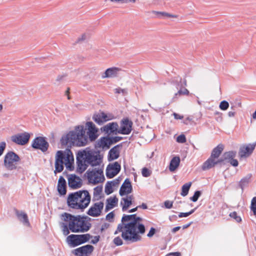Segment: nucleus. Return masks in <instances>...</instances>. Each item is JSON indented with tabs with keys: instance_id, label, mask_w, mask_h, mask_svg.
<instances>
[{
	"instance_id": "obj_1",
	"label": "nucleus",
	"mask_w": 256,
	"mask_h": 256,
	"mask_svg": "<svg viewBox=\"0 0 256 256\" xmlns=\"http://www.w3.org/2000/svg\"><path fill=\"white\" fill-rule=\"evenodd\" d=\"M103 155L98 150L86 148L78 152L76 156V172L81 174L90 165L92 167L100 166L102 162Z\"/></svg>"
},
{
	"instance_id": "obj_2",
	"label": "nucleus",
	"mask_w": 256,
	"mask_h": 256,
	"mask_svg": "<svg viewBox=\"0 0 256 256\" xmlns=\"http://www.w3.org/2000/svg\"><path fill=\"white\" fill-rule=\"evenodd\" d=\"M142 220L140 217L136 216L135 220L123 226L125 230L122 232V237L127 243L135 242L141 240L140 234H144L146 230L144 224L140 222Z\"/></svg>"
},
{
	"instance_id": "obj_3",
	"label": "nucleus",
	"mask_w": 256,
	"mask_h": 256,
	"mask_svg": "<svg viewBox=\"0 0 256 256\" xmlns=\"http://www.w3.org/2000/svg\"><path fill=\"white\" fill-rule=\"evenodd\" d=\"M86 130L84 126H76L74 130L62 136L61 144L68 147L75 145L79 146H85L88 140V136L86 135Z\"/></svg>"
},
{
	"instance_id": "obj_4",
	"label": "nucleus",
	"mask_w": 256,
	"mask_h": 256,
	"mask_svg": "<svg viewBox=\"0 0 256 256\" xmlns=\"http://www.w3.org/2000/svg\"><path fill=\"white\" fill-rule=\"evenodd\" d=\"M90 195L87 190H80L70 193L67 198L68 206L74 210L83 212L90 204Z\"/></svg>"
},
{
	"instance_id": "obj_5",
	"label": "nucleus",
	"mask_w": 256,
	"mask_h": 256,
	"mask_svg": "<svg viewBox=\"0 0 256 256\" xmlns=\"http://www.w3.org/2000/svg\"><path fill=\"white\" fill-rule=\"evenodd\" d=\"M61 216L64 221L69 222V229L72 232H85L90 230L89 226L80 219V215L74 216L64 212Z\"/></svg>"
},
{
	"instance_id": "obj_6",
	"label": "nucleus",
	"mask_w": 256,
	"mask_h": 256,
	"mask_svg": "<svg viewBox=\"0 0 256 256\" xmlns=\"http://www.w3.org/2000/svg\"><path fill=\"white\" fill-rule=\"evenodd\" d=\"M92 237V236L89 234H71L68 236L66 241L70 246L74 248L88 242Z\"/></svg>"
},
{
	"instance_id": "obj_7",
	"label": "nucleus",
	"mask_w": 256,
	"mask_h": 256,
	"mask_svg": "<svg viewBox=\"0 0 256 256\" xmlns=\"http://www.w3.org/2000/svg\"><path fill=\"white\" fill-rule=\"evenodd\" d=\"M31 146L34 150H39L42 152H45L48 150L49 144L46 137L39 136L32 140Z\"/></svg>"
},
{
	"instance_id": "obj_8",
	"label": "nucleus",
	"mask_w": 256,
	"mask_h": 256,
	"mask_svg": "<svg viewBox=\"0 0 256 256\" xmlns=\"http://www.w3.org/2000/svg\"><path fill=\"white\" fill-rule=\"evenodd\" d=\"M87 177L90 182L96 184L99 182H102L104 180L103 174V171L101 169H96L86 172Z\"/></svg>"
},
{
	"instance_id": "obj_9",
	"label": "nucleus",
	"mask_w": 256,
	"mask_h": 256,
	"mask_svg": "<svg viewBox=\"0 0 256 256\" xmlns=\"http://www.w3.org/2000/svg\"><path fill=\"white\" fill-rule=\"evenodd\" d=\"M4 165L8 170L16 168V154L12 152H8L4 158Z\"/></svg>"
},
{
	"instance_id": "obj_10",
	"label": "nucleus",
	"mask_w": 256,
	"mask_h": 256,
	"mask_svg": "<svg viewBox=\"0 0 256 256\" xmlns=\"http://www.w3.org/2000/svg\"><path fill=\"white\" fill-rule=\"evenodd\" d=\"M120 164L118 162L109 164L106 168V176L108 178H112L120 172Z\"/></svg>"
},
{
	"instance_id": "obj_11",
	"label": "nucleus",
	"mask_w": 256,
	"mask_h": 256,
	"mask_svg": "<svg viewBox=\"0 0 256 256\" xmlns=\"http://www.w3.org/2000/svg\"><path fill=\"white\" fill-rule=\"evenodd\" d=\"M104 204L100 202L94 204L88 210L86 214L92 217H98L101 215Z\"/></svg>"
},
{
	"instance_id": "obj_12",
	"label": "nucleus",
	"mask_w": 256,
	"mask_h": 256,
	"mask_svg": "<svg viewBox=\"0 0 256 256\" xmlns=\"http://www.w3.org/2000/svg\"><path fill=\"white\" fill-rule=\"evenodd\" d=\"M132 122L128 118H124L120 121V128L117 132L122 134H129L132 130Z\"/></svg>"
},
{
	"instance_id": "obj_13",
	"label": "nucleus",
	"mask_w": 256,
	"mask_h": 256,
	"mask_svg": "<svg viewBox=\"0 0 256 256\" xmlns=\"http://www.w3.org/2000/svg\"><path fill=\"white\" fill-rule=\"evenodd\" d=\"M94 248L90 244H86L73 250L72 253L75 256H88L94 250Z\"/></svg>"
},
{
	"instance_id": "obj_14",
	"label": "nucleus",
	"mask_w": 256,
	"mask_h": 256,
	"mask_svg": "<svg viewBox=\"0 0 256 256\" xmlns=\"http://www.w3.org/2000/svg\"><path fill=\"white\" fill-rule=\"evenodd\" d=\"M67 152L58 150L56 156V161L60 162H68L70 160H74L72 152L70 149H66Z\"/></svg>"
},
{
	"instance_id": "obj_15",
	"label": "nucleus",
	"mask_w": 256,
	"mask_h": 256,
	"mask_svg": "<svg viewBox=\"0 0 256 256\" xmlns=\"http://www.w3.org/2000/svg\"><path fill=\"white\" fill-rule=\"evenodd\" d=\"M68 180L69 188L72 190L79 188L82 184V180L75 174H70Z\"/></svg>"
},
{
	"instance_id": "obj_16",
	"label": "nucleus",
	"mask_w": 256,
	"mask_h": 256,
	"mask_svg": "<svg viewBox=\"0 0 256 256\" xmlns=\"http://www.w3.org/2000/svg\"><path fill=\"white\" fill-rule=\"evenodd\" d=\"M136 216V214H132L130 215L124 214L121 220V223L118 224L116 230L114 232V234H117L120 232H122L124 231V230H125V228H124L123 226H125L124 224H127L126 223V222H132V220H135Z\"/></svg>"
},
{
	"instance_id": "obj_17",
	"label": "nucleus",
	"mask_w": 256,
	"mask_h": 256,
	"mask_svg": "<svg viewBox=\"0 0 256 256\" xmlns=\"http://www.w3.org/2000/svg\"><path fill=\"white\" fill-rule=\"evenodd\" d=\"M226 160H224L223 158V155H222V157L216 160V159L213 160H206L204 162L202 166V168L203 170H206L212 168L214 167L216 165L220 164H225Z\"/></svg>"
},
{
	"instance_id": "obj_18",
	"label": "nucleus",
	"mask_w": 256,
	"mask_h": 256,
	"mask_svg": "<svg viewBox=\"0 0 256 256\" xmlns=\"http://www.w3.org/2000/svg\"><path fill=\"white\" fill-rule=\"evenodd\" d=\"M86 126L88 128L87 134L89 140L91 142L95 140L98 136V129L95 124L92 122H88L86 123Z\"/></svg>"
},
{
	"instance_id": "obj_19",
	"label": "nucleus",
	"mask_w": 256,
	"mask_h": 256,
	"mask_svg": "<svg viewBox=\"0 0 256 256\" xmlns=\"http://www.w3.org/2000/svg\"><path fill=\"white\" fill-rule=\"evenodd\" d=\"M256 142L252 144H249L246 146L240 147L239 150V155L240 158H246L250 156L255 149Z\"/></svg>"
},
{
	"instance_id": "obj_20",
	"label": "nucleus",
	"mask_w": 256,
	"mask_h": 256,
	"mask_svg": "<svg viewBox=\"0 0 256 256\" xmlns=\"http://www.w3.org/2000/svg\"><path fill=\"white\" fill-rule=\"evenodd\" d=\"M102 131L108 134H118V125L116 122H112L104 126L101 128Z\"/></svg>"
},
{
	"instance_id": "obj_21",
	"label": "nucleus",
	"mask_w": 256,
	"mask_h": 256,
	"mask_svg": "<svg viewBox=\"0 0 256 256\" xmlns=\"http://www.w3.org/2000/svg\"><path fill=\"white\" fill-rule=\"evenodd\" d=\"M122 146V143L119 144L112 148L108 152V162H112L118 158L120 156V148Z\"/></svg>"
},
{
	"instance_id": "obj_22",
	"label": "nucleus",
	"mask_w": 256,
	"mask_h": 256,
	"mask_svg": "<svg viewBox=\"0 0 256 256\" xmlns=\"http://www.w3.org/2000/svg\"><path fill=\"white\" fill-rule=\"evenodd\" d=\"M132 186L130 180L126 178L124 182L119 190V194L120 196H124L132 192Z\"/></svg>"
},
{
	"instance_id": "obj_23",
	"label": "nucleus",
	"mask_w": 256,
	"mask_h": 256,
	"mask_svg": "<svg viewBox=\"0 0 256 256\" xmlns=\"http://www.w3.org/2000/svg\"><path fill=\"white\" fill-rule=\"evenodd\" d=\"M17 219L24 226L31 228L28 216L25 212L17 210Z\"/></svg>"
},
{
	"instance_id": "obj_24",
	"label": "nucleus",
	"mask_w": 256,
	"mask_h": 256,
	"mask_svg": "<svg viewBox=\"0 0 256 256\" xmlns=\"http://www.w3.org/2000/svg\"><path fill=\"white\" fill-rule=\"evenodd\" d=\"M30 134L26 132L17 133V144L20 146L26 144L30 140Z\"/></svg>"
},
{
	"instance_id": "obj_25",
	"label": "nucleus",
	"mask_w": 256,
	"mask_h": 256,
	"mask_svg": "<svg viewBox=\"0 0 256 256\" xmlns=\"http://www.w3.org/2000/svg\"><path fill=\"white\" fill-rule=\"evenodd\" d=\"M58 191L60 195L64 196L66 193V182L62 176H60L58 183Z\"/></svg>"
},
{
	"instance_id": "obj_26",
	"label": "nucleus",
	"mask_w": 256,
	"mask_h": 256,
	"mask_svg": "<svg viewBox=\"0 0 256 256\" xmlns=\"http://www.w3.org/2000/svg\"><path fill=\"white\" fill-rule=\"evenodd\" d=\"M118 198L116 196H110L106 200V205L105 207V212H108L110 210L114 208L118 204Z\"/></svg>"
},
{
	"instance_id": "obj_27",
	"label": "nucleus",
	"mask_w": 256,
	"mask_h": 256,
	"mask_svg": "<svg viewBox=\"0 0 256 256\" xmlns=\"http://www.w3.org/2000/svg\"><path fill=\"white\" fill-rule=\"evenodd\" d=\"M224 150L222 144H220L215 147L211 152L210 156L207 160H213L214 159L218 158Z\"/></svg>"
},
{
	"instance_id": "obj_28",
	"label": "nucleus",
	"mask_w": 256,
	"mask_h": 256,
	"mask_svg": "<svg viewBox=\"0 0 256 256\" xmlns=\"http://www.w3.org/2000/svg\"><path fill=\"white\" fill-rule=\"evenodd\" d=\"M120 70L121 68L117 67H112L107 68L104 74L102 76V78L115 77Z\"/></svg>"
},
{
	"instance_id": "obj_29",
	"label": "nucleus",
	"mask_w": 256,
	"mask_h": 256,
	"mask_svg": "<svg viewBox=\"0 0 256 256\" xmlns=\"http://www.w3.org/2000/svg\"><path fill=\"white\" fill-rule=\"evenodd\" d=\"M180 162L179 156H176L172 158L170 163L169 170L172 172H174L178 167Z\"/></svg>"
},
{
	"instance_id": "obj_30",
	"label": "nucleus",
	"mask_w": 256,
	"mask_h": 256,
	"mask_svg": "<svg viewBox=\"0 0 256 256\" xmlns=\"http://www.w3.org/2000/svg\"><path fill=\"white\" fill-rule=\"evenodd\" d=\"M98 144L100 148L106 149L109 148L110 146L109 136L102 137L98 142Z\"/></svg>"
},
{
	"instance_id": "obj_31",
	"label": "nucleus",
	"mask_w": 256,
	"mask_h": 256,
	"mask_svg": "<svg viewBox=\"0 0 256 256\" xmlns=\"http://www.w3.org/2000/svg\"><path fill=\"white\" fill-rule=\"evenodd\" d=\"M252 174H248L246 176L241 179L239 182V186L241 188L242 192L244 191V188L247 186L250 182Z\"/></svg>"
},
{
	"instance_id": "obj_32",
	"label": "nucleus",
	"mask_w": 256,
	"mask_h": 256,
	"mask_svg": "<svg viewBox=\"0 0 256 256\" xmlns=\"http://www.w3.org/2000/svg\"><path fill=\"white\" fill-rule=\"evenodd\" d=\"M132 204V200H128V198H122L120 205L122 206V211L126 212L128 208Z\"/></svg>"
},
{
	"instance_id": "obj_33",
	"label": "nucleus",
	"mask_w": 256,
	"mask_h": 256,
	"mask_svg": "<svg viewBox=\"0 0 256 256\" xmlns=\"http://www.w3.org/2000/svg\"><path fill=\"white\" fill-rule=\"evenodd\" d=\"M222 155L224 160H226V162H228L236 156V152L234 150L226 152H224Z\"/></svg>"
},
{
	"instance_id": "obj_34",
	"label": "nucleus",
	"mask_w": 256,
	"mask_h": 256,
	"mask_svg": "<svg viewBox=\"0 0 256 256\" xmlns=\"http://www.w3.org/2000/svg\"><path fill=\"white\" fill-rule=\"evenodd\" d=\"M154 14H155L156 15L158 18H162V17H169V18H177L178 16L175 14H172L166 12H157L154 11Z\"/></svg>"
},
{
	"instance_id": "obj_35",
	"label": "nucleus",
	"mask_w": 256,
	"mask_h": 256,
	"mask_svg": "<svg viewBox=\"0 0 256 256\" xmlns=\"http://www.w3.org/2000/svg\"><path fill=\"white\" fill-rule=\"evenodd\" d=\"M192 185V182H190L188 183H186L182 186V192L180 193L181 196H185L188 195V193L189 190Z\"/></svg>"
},
{
	"instance_id": "obj_36",
	"label": "nucleus",
	"mask_w": 256,
	"mask_h": 256,
	"mask_svg": "<svg viewBox=\"0 0 256 256\" xmlns=\"http://www.w3.org/2000/svg\"><path fill=\"white\" fill-rule=\"evenodd\" d=\"M64 162H60L58 161L55 162V170L54 172L56 174V172H60L64 170Z\"/></svg>"
},
{
	"instance_id": "obj_37",
	"label": "nucleus",
	"mask_w": 256,
	"mask_h": 256,
	"mask_svg": "<svg viewBox=\"0 0 256 256\" xmlns=\"http://www.w3.org/2000/svg\"><path fill=\"white\" fill-rule=\"evenodd\" d=\"M108 181L106 183L105 185L104 192L106 194L109 195L113 192L114 190L112 189V186Z\"/></svg>"
},
{
	"instance_id": "obj_38",
	"label": "nucleus",
	"mask_w": 256,
	"mask_h": 256,
	"mask_svg": "<svg viewBox=\"0 0 256 256\" xmlns=\"http://www.w3.org/2000/svg\"><path fill=\"white\" fill-rule=\"evenodd\" d=\"M92 120L99 125H100L104 123L100 114H94L92 116Z\"/></svg>"
},
{
	"instance_id": "obj_39",
	"label": "nucleus",
	"mask_w": 256,
	"mask_h": 256,
	"mask_svg": "<svg viewBox=\"0 0 256 256\" xmlns=\"http://www.w3.org/2000/svg\"><path fill=\"white\" fill-rule=\"evenodd\" d=\"M250 209L256 216V196L254 197L252 200Z\"/></svg>"
},
{
	"instance_id": "obj_40",
	"label": "nucleus",
	"mask_w": 256,
	"mask_h": 256,
	"mask_svg": "<svg viewBox=\"0 0 256 256\" xmlns=\"http://www.w3.org/2000/svg\"><path fill=\"white\" fill-rule=\"evenodd\" d=\"M229 106L228 102L224 100L220 102L219 108L222 110H226L228 108Z\"/></svg>"
},
{
	"instance_id": "obj_41",
	"label": "nucleus",
	"mask_w": 256,
	"mask_h": 256,
	"mask_svg": "<svg viewBox=\"0 0 256 256\" xmlns=\"http://www.w3.org/2000/svg\"><path fill=\"white\" fill-rule=\"evenodd\" d=\"M202 194L200 190H196L193 196L190 198V200L193 202H196Z\"/></svg>"
},
{
	"instance_id": "obj_42",
	"label": "nucleus",
	"mask_w": 256,
	"mask_h": 256,
	"mask_svg": "<svg viewBox=\"0 0 256 256\" xmlns=\"http://www.w3.org/2000/svg\"><path fill=\"white\" fill-rule=\"evenodd\" d=\"M110 145L114 144H116L119 141L122 140L123 138L119 136H109Z\"/></svg>"
},
{
	"instance_id": "obj_43",
	"label": "nucleus",
	"mask_w": 256,
	"mask_h": 256,
	"mask_svg": "<svg viewBox=\"0 0 256 256\" xmlns=\"http://www.w3.org/2000/svg\"><path fill=\"white\" fill-rule=\"evenodd\" d=\"M102 186H98L95 187L94 188V196H99L102 192Z\"/></svg>"
},
{
	"instance_id": "obj_44",
	"label": "nucleus",
	"mask_w": 256,
	"mask_h": 256,
	"mask_svg": "<svg viewBox=\"0 0 256 256\" xmlns=\"http://www.w3.org/2000/svg\"><path fill=\"white\" fill-rule=\"evenodd\" d=\"M62 233L64 235L67 236L70 234L69 224L68 225L66 224L62 223Z\"/></svg>"
},
{
	"instance_id": "obj_45",
	"label": "nucleus",
	"mask_w": 256,
	"mask_h": 256,
	"mask_svg": "<svg viewBox=\"0 0 256 256\" xmlns=\"http://www.w3.org/2000/svg\"><path fill=\"white\" fill-rule=\"evenodd\" d=\"M80 217L81 218L80 219L84 221L87 226H89L88 228L90 230L92 226V224L90 222L91 220V218L86 216L80 215Z\"/></svg>"
},
{
	"instance_id": "obj_46",
	"label": "nucleus",
	"mask_w": 256,
	"mask_h": 256,
	"mask_svg": "<svg viewBox=\"0 0 256 256\" xmlns=\"http://www.w3.org/2000/svg\"><path fill=\"white\" fill-rule=\"evenodd\" d=\"M189 93L188 90L186 88H184L183 90L180 89V90L177 93L175 94L174 97L173 98L172 100H174L176 98V96L178 95H182V94H188Z\"/></svg>"
},
{
	"instance_id": "obj_47",
	"label": "nucleus",
	"mask_w": 256,
	"mask_h": 256,
	"mask_svg": "<svg viewBox=\"0 0 256 256\" xmlns=\"http://www.w3.org/2000/svg\"><path fill=\"white\" fill-rule=\"evenodd\" d=\"M229 216L234 219L236 221L238 222H240L242 221V218L240 216H238L237 213L236 212H230L229 214Z\"/></svg>"
},
{
	"instance_id": "obj_48",
	"label": "nucleus",
	"mask_w": 256,
	"mask_h": 256,
	"mask_svg": "<svg viewBox=\"0 0 256 256\" xmlns=\"http://www.w3.org/2000/svg\"><path fill=\"white\" fill-rule=\"evenodd\" d=\"M165 1V4L169 7H172L176 4H178L180 0H164Z\"/></svg>"
},
{
	"instance_id": "obj_49",
	"label": "nucleus",
	"mask_w": 256,
	"mask_h": 256,
	"mask_svg": "<svg viewBox=\"0 0 256 256\" xmlns=\"http://www.w3.org/2000/svg\"><path fill=\"white\" fill-rule=\"evenodd\" d=\"M174 83H176V88L178 89L179 88L182 87L183 85H186V80H184V81L182 82V79L180 78L179 80H176Z\"/></svg>"
},
{
	"instance_id": "obj_50",
	"label": "nucleus",
	"mask_w": 256,
	"mask_h": 256,
	"mask_svg": "<svg viewBox=\"0 0 256 256\" xmlns=\"http://www.w3.org/2000/svg\"><path fill=\"white\" fill-rule=\"evenodd\" d=\"M142 175L144 177L147 178L150 175V170L146 168H144L142 171Z\"/></svg>"
},
{
	"instance_id": "obj_51",
	"label": "nucleus",
	"mask_w": 256,
	"mask_h": 256,
	"mask_svg": "<svg viewBox=\"0 0 256 256\" xmlns=\"http://www.w3.org/2000/svg\"><path fill=\"white\" fill-rule=\"evenodd\" d=\"M72 162H70V161H68V162H64L66 168L70 171H72L74 169V160L72 161Z\"/></svg>"
},
{
	"instance_id": "obj_52",
	"label": "nucleus",
	"mask_w": 256,
	"mask_h": 256,
	"mask_svg": "<svg viewBox=\"0 0 256 256\" xmlns=\"http://www.w3.org/2000/svg\"><path fill=\"white\" fill-rule=\"evenodd\" d=\"M113 242L116 246H120L123 244L122 240L120 236L116 237L114 239Z\"/></svg>"
},
{
	"instance_id": "obj_53",
	"label": "nucleus",
	"mask_w": 256,
	"mask_h": 256,
	"mask_svg": "<svg viewBox=\"0 0 256 256\" xmlns=\"http://www.w3.org/2000/svg\"><path fill=\"white\" fill-rule=\"evenodd\" d=\"M176 142L179 143H184L186 142V138L184 134H180L176 138Z\"/></svg>"
},
{
	"instance_id": "obj_54",
	"label": "nucleus",
	"mask_w": 256,
	"mask_h": 256,
	"mask_svg": "<svg viewBox=\"0 0 256 256\" xmlns=\"http://www.w3.org/2000/svg\"><path fill=\"white\" fill-rule=\"evenodd\" d=\"M114 216V212H111L106 214V220H108V222H112L113 221Z\"/></svg>"
},
{
	"instance_id": "obj_55",
	"label": "nucleus",
	"mask_w": 256,
	"mask_h": 256,
	"mask_svg": "<svg viewBox=\"0 0 256 256\" xmlns=\"http://www.w3.org/2000/svg\"><path fill=\"white\" fill-rule=\"evenodd\" d=\"M114 92L116 94H122L124 95H125L127 94V90L126 89H122L120 88H118L114 90Z\"/></svg>"
},
{
	"instance_id": "obj_56",
	"label": "nucleus",
	"mask_w": 256,
	"mask_h": 256,
	"mask_svg": "<svg viewBox=\"0 0 256 256\" xmlns=\"http://www.w3.org/2000/svg\"><path fill=\"white\" fill-rule=\"evenodd\" d=\"M111 2H120L122 4L128 2H135L136 0H110Z\"/></svg>"
},
{
	"instance_id": "obj_57",
	"label": "nucleus",
	"mask_w": 256,
	"mask_h": 256,
	"mask_svg": "<svg viewBox=\"0 0 256 256\" xmlns=\"http://www.w3.org/2000/svg\"><path fill=\"white\" fill-rule=\"evenodd\" d=\"M6 148V143L4 142H1L0 143V156L2 154Z\"/></svg>"
},
{
	"instance_id": "obj_58",
	"label": "nucleus",
	"mask_w": 256,
	"mask_h": 256,
	"mask_svg": "<svg viewBox=\"0 0 256 256\" xmlns=\"http://www.w3.org/2000/svg\"><path fill=\"white\" fill-rule=\"evenodd\" d=\"M156 232V228H154V227H152L150 228V230L148 233V234L147 236L149 238L152 237L154 234Z\"/></svg>"
},
{
	"instance_id": "obj_59",
	"label": "nucleus",
	"mask_w": 256,
	"mask_h": 256,
	"mask_svg": "<svg viewBox=\"0 0 256 256\" xmlns=\"http://www.w3.org/2000/svg\"><path fill=\"white\" fill-rule=\"evenodd\" d=\"M166 208L170 209L172 207V202L170 200H166L164 202Z\"/></svg>"
},
{
	"instance_id": "obj_60",
	"label": "nucleus",
	"mask_w": 256,
	"mask_h": 256,
	"mask_svg": "<svg viewBox=\"0 0 256 256\" xmlns=\"http://www.w3.org/2000/svg\"><path fill=\"white\" fill-rule=\"evenodd\" d=\"M100 114L102 118L103 122L110 120L112 119L111 118H108L107 114L104 112H102Z\"/></svg>"
},
{
	"instance_id": "obj_61",
	"label": "nucleus",
	"mask_w": 256,
	"mask_h": 256,
	"mask_svg": "<svg viewBox=\"0 0 256 256\" xmlns=\"http://www.w3.org/2000/svg\"><path fill=\"white\" fill-rule=\"evenodd\" d=\"M230 163L232 166L236 167L238 164V162L237 160L234 159L233 158L232 160H231L230 162H228Z\"/></svg>"
},
{
	"instance_id": "obj_62",
	"label": "nucleus",
	"mask_w": 256,
	"mask_h": 256,
	"mask_svg": "<svg viewBox=\"0 0 256 256\" xmlns=\"http://www.w3.org/2000/svg\"><path fill=\"white\" fill-rule=\"evenodd\" d=\"M109 182H110L112 185L113 186H116L117 184H118L119 183H120V180H119V178H116L112 181H108Z\"/></svg>"
},
{
	"instance_id": "obj_63",
	"label": "nucleus",
	"mask_w": 256,
	"mask_h": 256,
	"mask_svg": "<svg viewBox=\"0 0 256 256\" xmlns=\"http://www.w3.org/2000/svg\"><path fill=\"white\" fill-rule=\"evenodd\" d=\"M110 226V224L108 223H104L102 224L101 228H100V232H102L104 230L108 228Z\"/></svg>"
},
{
	"instance_id": "obj_64",
	"label": "nucleus",
	"mask_w": 256,
	"mask_h": 256,
	"mask_svg": "<svg viewBox=\"0 0 256 256\" xmlns=\"http://www.w3.org/2000/svg\"><path fill=\"white\" fill-rule=\"evenodd\" d=\"M100 240V236H95L94 238V239L92 240L90 242L92 244H96Z\"/></svg>"
}]
</instances>
